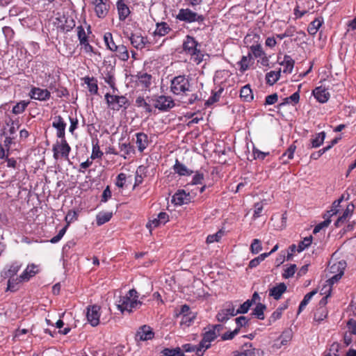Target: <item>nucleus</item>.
<instances>
[{
	"label": "nucleus",
	"instance_id": "2",
	"mask_svg": "<svg viewBox=\"0 0 356 356\" xmlns=\"http://www.w3.org/2000/svg\"><path fill=\"white\" fill-rule=\"evenodd\" d=\"M190 80L186 75H178L170 81V91L175 95H180L191 92Z\"/></svg>",
	"mask_w": 356,
	"mask_h": 356
},
{
	"label": "nucleus",
	"instance_id": "36",
	"mask_svg": "<svg viewBox=\"0 0 356 356\" xmlns=\"http://www.w3.org/2000/svg\"><path fill=\"white\" fill-rule=\"evenodd\" d=\"M281 71H270L266 74V83L270 86L274 85L280 79Z\"/></svg>",
	"mask_w": 356,
	"mask_h": 356
},
{
	"label": "nucleus",
	"instance_id": "4",
	"mask_svg": "<svg viewBox=\"0 0 356 356\" xmlns=\"http://www.w3.org/2000/svg\"><path fill=\"white\" fill-rule=\"evenodd\" d=\"M52 151L54 152V158L57 160L59 156L69 160V154L71 151V147L67 142L65 138H60V141H56L53 145Z\"/></svg>",
	"mask_w": 356,
	"mask_h": 356
},
{
	"label": "nucleus",
	"instance_id": "1",
	"mask_svg": "<svg viewBox=\"0 0 356 356\" xmlns=\"http://www.w3.org/2000/svg\"><path fill=\"white\" fill-rule=\"evenodd\" d=\"M138 292L135 289H131L127 294L120 296V300L117 302V307L122 312L127 311L131 312L133 308H136L138 305H141L142 302L138 300Z\"/></svg>",
	"mask_w": 356,
	"mask_h": 356
},
{
	"label": "nucleus",
	"instance_id": "57",
	"mask_svg": "<svg viewBox=\"0 0 356 356\" xmlns=\"http://www.w3.org/2000/svg\"><path fill=\"white\" fill-rule=\"evenodd\" d=\"M204 174L200 172H196L195 175L193 177L191 182L188 183L187 186L202 184Z\"/></svg>",
	"mask_w": 356,
	"mask_h": 356
},
{
	"label": "nucleus",
	"instance_id": "40",
	"mask_svg": "<svg viewBox=\"0 0 356 356\" xmlns=\"http://www.w3.org/2000/svg\"><path fill=\"white\" fill-rule=\"evenodd\" d=\"M325 133L324 131L316 134L315 137L311 139V147L316 148L319 147L324 141Z\"/></svg>",
	"mask_w": 356,
	"mask_h": 356
},
{
	"label": "nucleus",
	"instance_id": "26",
	"mask_svg": "<svg viewBox=\"0 0 356 356\" xmlns=\"http://www.w3.org/2000/svg\"><path fill=\"white\" fill-rule=\"evenodd\" d=\"M173 169L180 176H189L193 172V170L187 168L185 165L180 163L177 159L175 161Z\"/></svg>",
	"mask_w": 356,
	"mask_h": 356
},
{
	"label": "nucleus",
	"instance_id": "9",
	"mask_svg": "<svg viewBox=\"0 0 356 356\" xmlns=\"http://www.w3.org/2000/svg\"><path fill=\"white\" fill-rule=\"evenodd\" d=\"M198 46H200L199 42L195 39V38L191 35L186 36L182 44L183 51L191 56H194L195 54H198Z\"/></svg>",
	"mask_w": 356,
	"mask_h": 356
},
{
	"label": "nucleus",
	"instance_id": "33",
	"mask_svg": "<svg viewBox=\"0 0 356 356\" xmlns=\"http://www.w3.org/2000/svg\"><path fill=\"white\" fill-rule=\"evenodd\" d=\"M160 356H184V354L181 350V348L177 347L175 348H164L161 352Z\"/></svg>",
	"mask_w": 356,
	"mask_h": 356
},
{
	"label": "nucleus",
	"instance_id": "38",
	"mask_svg": "<svg viewBox=\"0 0 356 356\" xmlns=\"http://www.w3.org/2000/svg\"><path fill=\"white\" fill-rule=\"evenodd\" d=\"M36 266L32 264L31 266H28L26 269L24 271V273L20 275L21 280L28 281L30 277L34 276L37 271L35 270Z\"/></svg>",
	"mask_w": 356,
	"mask_h": 356
},
{
	"label": "nucleus",
	"instance_id": "34",
	"mask_svg": "<svg viewBox=\"0 0 356 356\" xmlns=\"http://www.w3.org/2000/svg\"><path fill=\"white\" fill-rule=\"evenodd\" d=\"M253 60L252 56L251 53H248L247 56H243L238 64L240 65V70L241 72L246 71L250 63Z\"/></svg>",
	"mask_w": 356,
	"mask_h": 356
},
{
	"label": "nucleus",
	"instance_id": "30",
	"mask_svg": "<svg viewBox=\"0 0 356 356\" xmlns=\"http://www.w3.org/2000/svg\"><path fill=\"white\" fill-rule=\"evenodd\" d=\"M295 64V60L289 55H285L281 65H284V73H291Z\"/></svg>",
	"mask_w": 356,
	"mask_h": 356
},
{
	"label": "nucleus",
	"instance_id": "37",
	"mask_svg": "<svg viewBox=\"0 0 356 356\" xmlns=\"http://www.w3.org/2000/svg\"><path fill=\"white\" fill-rule=\"evenodd\" d=\"M266 309V306L262 303H258L253 312H252V315L254 316L259 320H264L265 318L264 311Z\"/></svg>",
	"mask_w": 356,
	"mask_h": 356
},
{
	"label": "nucleus",
	"instance_id": "48",
	"mask_svg": "<svg viewBox=\"0 0 356 356\" xmlns=\"http://www.w3.org/2000/svg\"><path fill=\"white\" fill-rule=\"evenodd\" d=\"M75 26V22L72 17H67L65 23L60 26V29L63 32H68Z\"/></svg>",
	"mask_w": 356,
	"mask_h": 356
},
{
	"label": "nucleus",
	"instance_id": "22",
	"mask_svg": "<svg viewBox=\"0 0 356 356\" xmlns=\"http://www.w3.org/2000/svg\"><path fill=\"white\" fill-rule=\"evenodd\" d=\"M313 95L318 102L325 103L330 98V93L327 89L320 86L316 88L313 91Z\"/></svg>",
	"mask_w": 356,
	"mask_h": 356
},
{
	"label": "nucleus",
	"instance_id": "60",
	"mask_svg": "<svg viewBox=\"0 0 356 356\" xmlns=\"http://www.w3.org/2000/svg\"><path fill=\"white\" fill-rule=\"evenodd\" d=\"M15 121L12 119H10L8 122H6V125L9 127L8 129V136H17L16 131L18 129V126H15Z\"/></svg>",
	"mask_w": 356,
	"mask_h": 356
},
{
	"label": "nucleus",
	"instance_id": "39",
	"mask_svg": "<svg viewBox=\"0 0 356 356\" xmlns=\"http://www.w3.org/2000/svg\"><path fill=\"white\" fill-rule=\"evenodd\" d=\"M293 333L291 330H285L283 331L280 337L281 340L280 343L277 346V348H280L282 346H286L292 339Z\"/></svg>",
	"mask_w": 356,
	"mask_h": 356
},
{
	"label": "nucleus",
	"instance_id": "27",
	"mask_svg": "<svg viewBox=\"0 0 356 356\" xmlns=\"http://www.w3.org/2000/svg\"><path fill=\"white\" fill-rule=\"evenodd\" d=\"M113 51L115 52L116 56H118L121 60L126 61L129 58L127 48L123 44L117 45Z\"/></svg>",
	"mask_w": 356,
	"mask_h": 356
},
{
	"label": "nucleus",
	"instance_id": "61",
	"mask_svg": "<svg viewBox=\"0 0 356 356\" xmlns=\"http://www.w3.org/2000/svg\"><path fill=\"white\" fill-rule=\"evenodd\" d=\"M77 35L80 43H84L87 42L88 36L86 35V31L82 26L77 27Z\"/></svg>",
	"mask_w": 356,
	"mask_h": 356
},
{
	"label": "nucleus",
	"instance_id": "10",
	"mask_svg": "<svg viewBox=\"0 0 356 356\" xmlns=\"http://www.w3.org/2000/svg\"><path fill=\"white\" fill-rule=\"evenodd\" d=\"M234 356H264V352L252 347V343H245L240 350L233 352Z\"/></svg>",
	"mask_w": 356,
	"mask_h": 356
},
{
	"label": "nucleus",
	"instance_id": "19",
	"mask_svg": "<svg viewBox=\"0 0 356 356\" xmlns=\"http://www.w3.org/2000/svg\"><path fill=\"white\" fill-rule=\"evenodd\" d=\"M154 336L152 328L148 325L141 326L136 334V339L140 341H147L152 339Z\"/></svg>",
	"mask_w": 356,
	"mask_h": 356
},
{
	"label": "nucleus",
	"instance_id": "53",
	"mask_svg": "<svg viewBox=\"0 0 356 356\" xmlns=\"http://www.w3.org/2000/svg\"><path fill=\"white\" fill-rule=\"evenodd\" d=\"M235 322L236 324V327L235 329H238L239 332L242 327L249 325L250 319L244 316H241L235 319Z\"/></svg>",
	"mask_w": 356,
	"mask_h": 356
},
{
	"label": "nucleus",
	"instance_id": "21",
	"mask_svg": "<svg viewBox=\"0 0 356 356\" xmlns=\"http://www.w3.org/2000/svg\"><path fill=\"white\" fill-rule=\"evenodd\" d=\"M120 21H124L131 13L129 8L123 0H118L116 3Z\"/></svg>",
	"mask_w": 356,
	"mask_h": 356
},
{
	"label": "nucleus",
	"instance_id": "13",
	"mask_svg": "<svg viewBox=\"0 0 356 356\" xmlns=\"http://www.w3.org/2000/svg\"><path fill=\"white\" fill-rule=\"evenodd\" d=\"M351 194L354 193V188H348L346 191V194H343L342 196L337 200L334 201L332 203V209L330 211H327V213H325L323 216V218H325L326 217L330 218L333 215H336L339 209L338 207L340 205V203L343 201L344 198L346 200L349 199V197Z\"/></svg>",
	"mask_w": 356,
	"mask_h": 356
},
{
	"label": "nucleus",
	"instance_id": "14",
	"mask_svg": "<svg viewBox=\"0 0 356 356\" xmlns=\"http://www.w3.org/2000/svg\"><path fill=\"white\" fill-rule=\"evenodd\" d=\"M217 337L218 333L211 329L203 334V337L199 344L204 353L211 347V343Z\"/></svg>",
	"mask_w": 356,
	"mask_h": 356
},
{
	"label": "nucleus",
	"instance_id": "28",
	"mask_svg": "<svg viewBox=\"0 0 356 356\" xmlns=\"http://www.w3.org/2000/svg\"><path fill=\"white\" fill-rule=\"evenodd\" d=\"M241 98L245 101L250 102L253 99L252 91L249 84L242 87L240 91Z\"/></svg>",
	"mask_w": 356,
	"mask_h": 356
},
{
	"label": "nucleus",
	"instance_id": "25",
	"mask_svg": "<svg viewBox=\"0 0 356 356\" xmlns=\"http://www.w3.org/2000/svg\"><path fill=\"white\" fill-rule=\"evenodd\" d=\"M152 75L146 72L138 73L137 74V80L138 84L142 86L145 89H147L150 87L152 83Z\"/></svg>",
	"mask_w": 356,
	"mask_h": 356
},
{
	"label": "nucleus",
	"instance_id": "11",
	"mask_svg": "<svg viewBox=\"0 0 356 356\" xmlns=\"http://www.w3.org/2000/svg\"><path fill=\"white\" fill-rule=\"evenodd\" d=\"M99 310L100 307L96 305L88 306L87 307L86 317L90 324L95 327L99 323Z\"/></svg>",
	"mask_w": 356,
	"mask_h": 356
},
{
	"label": "nucleus",
	"instance_id": "47",
	"mask_svg": "<svg viewBox=\"0 0 356 356\" xmlns=\"http://www.w3.org/2000/svg\"><path fill=\"white\" fill-rule=\"evenodd\" d=\"M145 167L143 165H140L136 172V176H135V184L134 186V188H135L136 186H138L139 184H142L143 181V174L145 173Z\"/></svg>",
	"mask_w": 356,
	"mask_h": 356
},
{
	"label": "nucleus",
	"instance_id": "24",
	"mask_svg": "<svg viewBox=\"0 0 356 356\" xmlns=\"http://www.w3.org/2000/svg\"><path fill=\"white\" fill-rule=\"evenodd\" d=\"M136 136V145L138 150L143 152L144 149L147 147L149 141L147 135L143 132L137 133Z\"/></svg>",
	"mask_w": 356,
	"mask_h": 356
},
{
	"label": "nucleus",
	"instance_id": "49",
	"mask_svg": "<svg viewBox=\"0 0 356 356\" xmlns=\"http://www.w3.org/2000/svg\"><path fill=\"white\" fill-rule=\"evenodd\" d=\"M346 265V261L343 260L338 261L337 263L334 264L333 265H332L330 267V268H329L330 272L331 273H334V274L338 273L341 270L343 272Z\"/></svg>",
	"mask_w": 356,
	"mask_h": 356
},
{
	"label": "nucleus",
	"instance_id": "29",
	"mask_svg": "<svg viewBox=\"0 0 356 356\" xmlns=\"http://www.w3.org/2000/svg\"><path fill=\"white\" fill-rule=\"evenodd\" d=\"M181 350L186 353L195 352L197 356H203V350L200 348V344L197 346L192 345L191 343H186L182 346Z\"/></svg>",
	"mask_w": 356,
	"mask_h": 356
},
{
	"label": "nucleus",
	"instance_id": "55",
	"mask_svg": "<svg viewBox=\"0 0 356 356\" xmlns=\"http://www.w3.org/2000/svg\"><path fill=\"white\" fill-rule=\"evenodd\" d=\"M262 250L261 242L259 239L254 238L250 245V252L252 254H258Z\"/></svg>",
	"mask_w": 356,
	"mask_h": 356
},
{
	"label": "nucleus",
	"instance_id": "18",
	"mask_svg": "<svg viewBox=\"0 0 356 356\" xmlns=\"http://www.w3.org/2000/svg\"><path fill=\"white\" fill-rule=\"evenodd\" d=\"M356 31V17H355L350 22L348 23V29L343 37V43L346 42H350L352 44L355 45V41L356 38L355 36Z\"/></svg>",
	"mask_w": 356,
	"mask_h": 356
},
{
	"label": "nucleus",
	"instance_id": "62",
	"mask_svg": "<svg viewBox=\"0 0 356 356\" xmlns=\"http://www.w3.org/2000/svg\"><path fill=\"white\" fill-rule=\"evenodd\" d=\"M126 180H127L126 174H124L123 172L120 173L116 177V181H115L116 186H118V188H124V186L125 185Z\"/></svg>",
	"mask_w": 356,
	"mask_h": 356
},
{
	"label": "nucleus",
	"instance_id": "8",
	"mask_svg": "<svg viewBox=\"0 0 356 356\" xmlns=\"http://www.w3.org/2000/svg\"><path fill=\"white\" fill-rule=\"evenodd\" d=\"M196 193H194L193 190L191 193H186L184 190H178L172 196V202L176 205H182L188 204L193 201Z\"/></svg>",
	"mask_w": 356,
	"mask_h": 356
},
{
	"label": "nucleus",
	"instance_id": "54",
	"mask_svg": "<svg viewBox=\"0 0 356 356\" xmlns=\"http://www.w3.org/2000/svg\"><path fill=\"white\" fill-rule=\"evenodd\" d=\"M312 238H313L312 236L305 237L302 241H301L298 243L297 251L298 252H300L303 251L305 248H308L312 242Z\"/></svg>",
	"mask_w": 356,
	"mask_h": 356
},
{
	"label": "nucleus",
	"instance_id": "43",
	"mask_svg": "<svg viewBox=\"0 0 356 356\" xmlns=\"http://www.w3.org/2000/svg\"><path fill=\"white\" fill-rule=\"evenodd\" d=\"M317 293L316 290H313L311 292L307 293L305 296L303 300L300 303V305L298 307V314H300L307 306V305L309 303L311 298Z\"/></svg>",
	"mask_w": 356,
	"mask_h": 356
},
{
	"label": "nucleus",
	"instance_id": "3",
	"mask_svg": "<svg viewBox=\"0 0 356 356\" xmlns=\"http://www.w3.org/2000/svg\"><path fill=\"white\" fill-rule=\"evenodd\" d=\"M104 97L108 108L112 110L119 111L122 107L127 108L129 105V100L125 96L106 93Z\"/></svg>",
	"mask_w": 356,
	"mask_h": 356
},
{
	"label": "nucleus",
	"instance_id": "50",
	"mask_svg": "<svg viewBox=\"0 0 356 356\" xmlns=\"http://www.w3.org/2000/svg\"><path fill=\"white\" fill-rule=\"evenodd\" d=\"M21 282H24V280H21V276L16 278L9 277L8 281L7 290L10 291H15L17 289V285Z\"/></svg>",
	"mask_w": 356,
	"mask_h": 356
},
{
	"label": "nucleus",
	"instance_id": "56",
	"mask_svg": "<svg viewBox=\"0 0 356 356\" xmlns=\"http://www.w3.org/2000/svg\"><path fill=\"white\" fill-rule=\"evenodd\" d=\"M252 305L251 304V301L247 300L242 305H240L239 308L236 310V315L238 314H246L249 311L250 308Z\"/></svg>",
	"mask_w": 356,
	"mask_h": 356
},
{
	"label": "nucleus",
	"instance_id": "12",
	"mask_svg": "<svg viewBox=\"0 0 356 356\" xmlns=\"http://www.w3.org/2000/svg\"><path fill=\"white\" fill-rule=\"evenodd\" d=\"M96 15L99 18H104L106 16L110 9L109 0H95L93 1Z\"/></svg>",
	"mask_w": 356,
	"mask_h": 356
},
{
	"label": "nucleus",
	"instance_id": "41",
	"mask_svg": "<svg viewBox=\"0 0 356 356\" xmlns=\"http://www.w3.org/2000/svg\"><path fill=\"white\" fill-rule=\"evenodd\" d=\"M299 100L300 93L298 90L297 92H294L290 97L284 98L283 102L279 104V107L285 106L286 104H289L290 102H292L293 104H296L299 102Z\"/></svg>",
	"mask_w": 356,
	"mask_h": 356
},
{
	"label": "nucleus",
	"instance_id": "42",
	"mask_svg": "<svg viewBox=\"0 0 356 356\" xmlns=\"http://www.w3.org/2000/svg\"><path fill=\"white\" fill-rule=\"evenodd\" d=\"M251 55H254L255 58H259L264 55V51L262 50L261 44L258 42L252 44L250 46Z\"/></svg>",
	"mask_w": 356,
	"mask_h": 356
},
{
	"label": "nucleus",
	"instance_id": "51",
	"mask_svg": "<svg viewBox=\"0 0 356 356\" xmlns=\"http://www.w3.org/2000/svg\"><path fill=\"white\" fill-rule=\"evenodd\" d=\"M321 294H325L326 296H324L320 301H319V303H318V307H325V305L327 304V298L328 296H330V293H331V289L330 288H327V286H324L322 289H321Z\"/></svg>",
	"mask_w": 356,
	"mask_h": 356
},
{
	"label": "nucleus",
	"instance_id": "20",
	"mask_svg": "<svg viewBox=\"0 0 356 356\" xmlns=\"http://www.w3.org/2000/svg\"><path fill=\"white\" fill-rule=\"evenodd\" d=\"M347 326L348 330L344 334L343 341L346 346H348L352 342V336L356 334V321L350 318L347 323Z\"/></svg>",
	"mask_w": 356,
	"mask_h": 356
},
{
	"label": "nucleus",
	"instance_id": "32",
	"mask_svg": "<svg viewBox=\"0 0 356 356\" xmlns=\"http://www.w3.org/2000/svg\"><path fill=\"white\" fill-rule=\"evenodd\" d=\"M223 90V88H220L217 91H212L211 96L205 102V106L209 107L218 102Z\"/></svg>",
	"mask_w": 356,
	"mask_h": 356
},
{
	"label": "nucleus",
	"instance_id": "46",
	"mask_svg": "<svg viewBox=\"0 0 356 356\" xmlns=\"http://www.w3.org/2000/svg\"><path fill=\"white\" fill-rule=\"evenodd\" d=\"M29 102L26 101H20L19 102L17 103L16 105H15L13 108L12 112L14 114H20L23 113L26 107L28 106Z\"/></svg>",
	"mask_w": 356,
	"mask_h": 356
},
{
	"label": "nucleus",
	"instance_id": "45",
	"mask_svg": "<svg viewBox=\"0 0 356 356\" xmlns=\"http://www.w3.org/2000/svg\"><path fill=\"white\" fill-rule=\"evenodd\" d=\"M170 30V28L165 22H161V24H157V27L154 31L155 35H158L159 36H163L166 35Z\"/></svg>",
	"mask_w": 356,
	"mask_h": 356
},
{
	"label": "nucleus",
	"instance_id": "17",
	"mask_svg": "<svg viewBox=\"0 0 356 356\" xmlns=\"http://www.w3.org/2000/svg\"><path fill=\"white\" fill-rule=\"evenodd\" d=\"M128 38L131 44L137 49H142L145 48L147 44H149L147 38L142 36L140 34L131 33Z\"/></svg>",
	"mask_w": 356,
	"mask_h": 356
},
{
	"label": "nucleus",
	"instance_id": "44",
	"mask_svg": "<svg viewBox=\"0 0 356 356\" xmlns=\"http://www.w3.org/2000/svg\"><path fill=\"white\" fill-rule=\"evenodd\" d=\"M327 316L326 307H318L314 313V319L317 322L323 321Z\"/></svg>",
	"mask_w": 356,
	"mask_h": 356
},
{
	"label": "nucleus",
	"instance_id": "52",
	"mask_svg": "<svg viewBox=\"0 0 356 356\" xmlns=\"http://www.w3.org/2000/svg\"><path fill=\"white\" fill-rule=\"evenodd\" d=\"M136 104L138 107H143L145 109L146 112L149 113H152V111L150 105L148 103H147V102L143 97L140 96L136 98Z\"/></svg>",
	"mask_w": 356,
	"mask_h": 356
},
{
	"label": "nucleus",
	"instance_id": "23",
	"mask_svg": "<svg viewBox=\"0 0 356 356\" xmlns=\"http://www.w3.org/2000/svg\"><path fill=\"white\" fill-rule=\"evenodd\" d=\"M286 285L284 282H281L269 290V296L273 297L275 300H278L286 291Z\"/></svg>",
	"mask_w": 356,
	"mask_h": 356
},
{
	"label": "nucleus",
	"instance_id": "35",
	"mask_svg": "<svg viewBox=\"0 0 356 356\" xmlns=\"http://www.w3.org/2000/svg\"><path fill=\"white\" fill-rule=\"evenodd\" d=\"M113 216L112 212H103L99 213L96 216L97 225L101 226L104 223L108 222Z\"/></svg>",
	"mask_w": 356,
	"mask_h": 356
},
{
	"label": "nucleus",
	"instance_id": "7",
	"mask_svg": "<svg viewBox=\"0 0 356 356\" xmlns=\"http://www.w3.org/2000/svg\"><path fill=\"white\" fill-rule=\"evenodd\" d=\"M236 315L234 305L232 302H227L225 304L224 307L218 312L216 318L218 321L225 323Z\"/></svg>",
	"mask_w": 356,
	"mask_h": 356
},
{
	"label": "nucleus",
	"instance_id": "5",
	"mask_svg": "<svg viewBox=\"0 0 356 356\" xmlns=\"http://www.w3.org/2000/svg\"><path fill=\"white\" fill-rule=\"evenodd\" d=\"M177 19L188 23L195 22L200 23L204 22V17L202 15H198L197 13L193 12L188 8H181L179 10V13L177 15Z\"/></svg>",
	"mask_w": 356,
	"mask_h": 356
},
{
	"label": "nucleus",
	"instance_id": "15",
	"mask_svg": "<svg viewBox=\"0 0 356 356\" xmlns=\"http://www.w3.org/2000/svg\"><path fill=\"white\" fill-rule=\"evenodd\" d=\"M31 99L46 101L50 98V92L47 89L33 87L29 92Z\"/></svg>",
	"mask_w": 356,
	"mask_h": 356
},
{
	"label": "nucleus",
	"instance_id": "64",
	"mask_svg": "<svg viewBox=\"0 0 356 356\" xmlns=\"http://www.w3.org/2000/svg\"><path fill=\"white\" fill-rule=\"evenodd\" d=\"M343 275V272L341 270L338 273L334 274L333 276L330 277L326 281V282L327 283V285L329 286V288L331 289V286L333 285L334 283L337 282L341 278Z\"/></svg>",
	"mask_w": 356,
	"mask_h": 356
},
{
	"label": "nucleus",
	"instance_id": "59",
	"mask_svg": "<svg viewBox=\"0 0 356 356\" xmlns=\"http://www.w3.org/2000/svg\"><path fill=\"white\" fill-rule=\"evenodd\" d=\"M103 156V152L100 151L98 143L92 146V151L90 156L91 159H101Z\"/></svg>",
	"mask_w": 356,
	"mask_h": 356
},
{
	"label": "nucleus",
	"instance_id": "63",
	"mask_svg": "<svg viewBox=\"0 0 356 356\" xmlns=\"http://www.w3.org/2000/svg\"><path fill=\"white\" fill-rule=\"evenodd\" d=\"M259 35L257 34H253V35H247L244 38V43L248 46L252 43V42H254L253 44H255L259 42Z\"/></svg>",
	"mask_w": 356,
	"mask_h": 356
},
{
	"label": "nucleus",
	"instance_id": "16",
	"mask_svg": "<svg viewBox=\"0 0 356 356\" xmlns=\"http://www.w3.org/2000/svg\"><path fill=\"white\" fill-rule=\"evenodd\" d=\"M52 127L56 129V136L58 138H65L66 123L61 116L57 115L54 118Z\"/></svg>",
	"mask_w": 356,
	"mask_h": 356
},
{
	"label": "nucleus",
	"instance_id": "31",
	"mask_svg": "<svg viewBox=\"0 0 356 356\" xmlns=\"http://www.w3.org/2000/svg\"><path fill=\"white\" fill-rule=\"evenodd\" d=\"M323 22V19L316 18L309 24L307 28L308 33L312 35H314L317 33L319 28L321 26Z\"/></svg>",
	"mask_w": 356,
	"mask_h": 356
},
{
	"label": "nucleus",
	"instance_id": "58",
	"mask_svg": "<svg viewBox=\"0 0 356 356\" xmlns=\"http://www.w3.org/2000/svg\"><path fill=\"white\" fill-rule=\"evenodd\" d=\"M296 264H291L289 267L286 268L284 273H282V277L284 279H288L289 277H291L293 276L294 273L296 270Z\"/></svg>",
	"mask_w": 356,
	"mask_h": 356
},
{
	"label": "nucleus",
	"instance_id": "6",
	"mask_svg": "<svg viewBox=\"0 0 356 356\" xmlns=\"http://www.w3.org/2000/svg\"><path fill=\"white\" fill-rule=\"evenodd\" d=\"M151 100L154 102V107L161 111H167L175 105L174 100L170 96H154L152 97Z\"/></svg>",
	"mask_w": 356,
	"mask_h": 356
}]
</instances>
